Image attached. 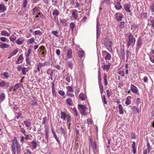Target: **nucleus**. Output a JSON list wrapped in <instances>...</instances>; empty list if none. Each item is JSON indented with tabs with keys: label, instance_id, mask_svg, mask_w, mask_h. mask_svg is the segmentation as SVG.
I'll return each instance as SVG.
<instances>
[{
	"label": "nucleus",
	"instance_id": "5fc2aeb1",
	"mask_svg": "<svg viewBox=\"0 0 154 154\" xmlns=\"http://www.w3.org/2000/svg\"><path fill=\"white\" fill-rule=\"evenodd\" d=\"M59 14V12L57 10H55L54 11L52 14L54 15H58Z\"/></svg>",
	"mask_w": 154,
	"mask_h": 154
},
{
	"label": "nucleus",
	"instance_id": "a211bd4d",
	"mask_svg": "<svg viewBox=\"0 0 154 154\" xmlns=\"http://www.w3.org/2000/svg\"><path fill=\"white\" fill-rule=\"evenodd\" d=\"M28 71V69L25 67H23L22 68L21 72L22 74L23 75H26V73Z\"/></svg>",
	"mask_w": 154,
	"mask_h": 154
},
{
	"label": "nucleus",
	"instance_id": "f704fd0d",
	"mask_svg": "<svg viewBox=\"0 0 154 154\" xmlns=\"http://www.w3.org/2000/svg\"><path fill=\"white\" fill-rule=\"evenodd\" d=\"M46 62H45L44 63H42L40 62L37 64V66H38L40 68H41L42 67L47 65V64H46Z\"/></svg>",
	"mask_w": 154,
	"mask_h": 154
},
{
	"label": "nucleus",
	"instance_id": "2eb2a0df",
	"mask_svg": "<svg viewBox=\"0 0 154 154\" xmlns=\"http://www.w3.org/2000/svg\"><path fill=\"white\" fill-rule=\"evenodd\" d=\"M1 75H2L4 77V78H2L3 79H7L10 76V74L7 72H5L2 73L1 74Z\"/></svg>",
	"mask_w": 154,
	"mask_h": 154
},
{
	"label": "nucleus",
	"instance_id": "603ef678",
	"mask_svg": "<svg viewBox=\"0 0 154 154\" xmlns=\"http://www.w3.org/2000/svg\"><path fill=\"white\" fill-rule=\"evenodd\" d=\"M68 122H71L72 121V118L69 115H67L66 117Z\"/></svg>",
	"mask_w": 154,
	"mask_h": 154
},
{
	"label": "nucleus",
	"instance_id": "2f4dec72",
	"mask_svg": "<svg viewBox=\"0 0 154 154\" xmlns=\"http://www.w3.org/2000/svg\"><path fill=\"white\" fill-rule=\"evenodd\" d=\"M75 26V24L74 23L71 22L69 25V27L71 30L72 32H73Z\"/></svg>",
	"mask_w": 154,
	"mask_h": 154
},
{
	"label": "nucleus",
	"instance_id": "7c9ffc66",
	"mask_svg": "<svg viewBox=\"0 0 154 154\" xmlns=\"http://www.w3.org/2000/svg\"><path fill=\"white\" fill-rule=\"evenodd\" d=\"M6 10V7L4 4H1L0 5V10L5 11Z\"/></svg>",
	"mask_w": 154,
	"mask_h": 154
},
{
	"label": "nucleus",
	"instance_id": "7ed1b4c3",
	"mask_svg": "<svg viewBox=\"0 0 154 154\" xmlns=\"http://www.w3.org/2000/svg\"><path fill=\"white\" fill-rule=\"evenodd\" d=\"M112 42L110 41H108L104 42V44L106 47V49L109 52L112 51Z\"/></svg>",
	"mask_w": 154,
	"mask_h": 154
},
{
	"label": "nucleus",
	"instance_id": "13d9d810",
	"mask_svg": "<svg viewBox=\"0 0 154 154\" xmlns=\"http://www.w3.org/2000/svg\"><path fill=\"white\" fill-rule=\"evenodd\" d=\"M53 134V135H54V138L56 139V140L59 143H60V141L59 139H58V138H57V135L56 134V133H54V134Z\"/></svg>",
	"mask_w": 154,
	"mask_h": 154
},
{
	"label": "nucleus",
	"instance_id": "a19ab883",
	"mask_svg": "<svg viewBox=\"0 0 154 154\" xmlns=\"http://www.w3.org/2000/svg\"><path fill=\"white\" fill-rule=\"evenodd\" d=\"M60 131L61 134H63L64 137L65 136V132L64 130L62 127H61V128H60Z\"/></svg>",
	"mask_w": 154,
	"mask_h": 154
},
{
	"label": "nucleus",
	"instance_id": "c03bdc74",
	"mask_svg": "<svg viewBox=\"0 0 154 154\" xmlns=\"http://www.w3.org/2000/svg\"><path fill=\"white\" fill-rule=\"evenodd\" d=\"M122 18L123 16L122 15L118 16H116V19L117 21H120L122 20Z\"/></svg>",
	"mask_w": 154,
	"mask_h": 154
},
{
	"label": "nucleus",
	"instance_id": "f3484780",
	"mask_svg": "<svg viewBox=\"0 0 154 154\" xmlns=\"http://www.w3.org/2000/svg\"><path fill=\"white\" fill-rule=\"evenodd\" d=\"M67 56L68 58H71L72 56V51L71 49H69L67 52Z\"/></svg>",
	"mask_w": 154,
	"mask_h": 154
},
{
	"label": "nucleus",
	"instance_id": "09e8293b",
	"mask_svg": "<svg viewBox=\"0 0 154 154\" xmlns=\"http://www.w3.org/2000/svg\"><path fill=\"white\" fill-rule=\"evenodd\" d=\"M118 73L121 75L122 77H124L125 75V72L123 70L119 71Z\"/></svg>",
	"mask_w": 154,
	"mask_h": 154
},
{
	"label": "nucleus",
	"instance_id": "69168bd1",
	"mask_svg": "<svg viewBox=\"0 0 154 154\" xmlns=\"http://www.w3.org/2000/svg\"><path fill=\"white\" fill-rule=\"evenodd\" d=\"M27 4V0H23V6L24 8H26Z\"/></svg>",
	"mask_w": 154,
	"mask_h": 154
},
{
	"label": "nucleus",
	"instance_id": "ea45409f",
	"mask_svg": "<svg viewBox=\"0 0 154 154\" xmlns=\"http://www.w3.org/2000/svg\"><path fill=\"white\" fill-rule=\"evenodd\" d=\"M18 49L17 48L14 50L11 53V57L16 55L18 52Z\"/></svg>",
	"mask_w": 154,
	"mask_h": 154
},
{
	"label": "nucleus",
	"instance_id": "a878e982",
	"mask_svg": "<svg viewBox=\"0 0 154 154\" xmlns=\"http://www.w3.org/2000/svg\"><path fill=\"white\" fill-rule=\"evenodd\" d=\"M131 97L128 96L127 97L126 100L125 101V103L127 105L130 104L131 103Z\"/></svg>",
	"mask_w": 154,
	"mask_h": 154
},
{
	"label": "nucleus",
	"instance_id": "20e7f679",
	"mask_svg": "<svg viewBox=\"0 0 154 154\" xmlns=\"http://www.w3.org/2000/svg\"><path fill=\"white\" fill-rule=\"evenodd\" d=\"M78 109L82 115H85V111L87 108L85 105L79 104L78 105Z\"/></svg>",
	"mask_w": 154,
	"mask_h": 154
},
{
	"label": "nucleus",
	"instance_id": "473e14b6",
	"mask_svg": "<svg viewBox=\"0 0 154 154\" xmlns=\"http://www.w3.org/2000/svg\"><path fill=\"white\" fill-rule=\"evenodd\" d=\"M107 75L106 74H104V84L106 86L108 84L107 81Z\"/></svg>",
	"mask_w": 154,
	"mask_h": 154
},
{
	"label": "nucleus",
	"instance_id": "e2e57ef3",
	"mask_svg": "<svg viewBox=\"0 0 154 154\" xmlns=\"http://www.w3.org/2000/svg\"><path fill=\"white\" fill-rule=\"evenodd\" d=\"M150 8L151 10L152 11L154 12V3L152 4L150 6Z\"/></svg>",
	"mask_w": 154,
	"mask_h": 154
},
{
	"label": "nucleus",
	"instance_id": "b1692460",
	"mask_svg": "<svg viewBox=\"0 0 154 154\" xmlns=\"http://www.w3.org/2000/svg\"><path fill=\"white\" fill-rule=\"evenodd\" d=\"M118 107L119 108V113L121 114H122L124 113V112L122 106L121 104H119V105Z\"/></svg>",
	"mask_w": 154,
	"mask_h": 154
},
{
	"label": "nucleus",
	"instance_id": "0eeeda50",
	"mask_svg": "<svg viewBox=\"0 0 154 154\" xmlns=\"http://www.w3.org/2000/svg\"><path fill=\"white\" fill-rule=\"evenodd\" d=\"M130 89L132 92L135 94H139L138 90L137 88L134 85L131 84L130 85Z\"/></svg>",
	"mask_w": 154,
	"mask_h": 154
},
{
	"label": "nucleus",
	"instance_id": "052dcab7",
	"mask_svg": "<svg viewBox=\"0 0 154 154\" xmlns=\"http://www.w3.org/2000/svg\"><path fill=\"white\" fill-rule=\"evenodd\" d=\"M31 49H29L28 51L27 54H26V57H29V56L30 55V54L31 53Z\"/></svg>",
	"mask_w": 154,
	"mask_h": 154
},
{
	"label": "nucleus",
	"instance_id": "c85d7f7f",
	"mask_svg": "<svg viewBox=\"0 0 154 154\" xmlns=\"http://www.w3.org/2000/svg\"><path fill=\"white\" fill-rule=\"evenodd\" d=\"M32 146L34 149H35L37 146V144L35 140H33L31 142Z\"/></svg>",
	"mask_w": 154,
	"mask_h": 154
},
{
	"label": "nucleus",
	"instance_id": "4be33fe9",
	"mask_svg": "<svg viewBox=\"0 0 154 154\" xmlns=\"http://www.w3.org/2000/svg\"><path fill=\"white\" fill-rule=\"evenodd\" d=\"M1 35H2L9 36L10 35V34L8 33L6 31H2L1 33Z\"/></svg>",
	"mask_w": 154,
	"mask_h": 154
},
{
	"label": "nucleus",
	"instance_id": "f257e3e1",
	"mask_svg": "<svg viewBox=\"0 0 154 154\" xmlns=\"http://www.w3.org/2000/svg\"><path fill=\"white\" fill-rule=\"evenodd\" d=\"M11 147L12 149L13 154H16L18 152L20 149V146L18 144L17 139L13 140L11 143Z\"/></svg>",
	"mask_w": 154,
	"mask_h": 154
},
{
	"label": "nucleus",
	"instance_id": "8fccbe9b",
	"mask_svg": "<svg viewBox=\"0 0 154 154\" xmlns=\"http://www.w3.org/2000/svg\"><path fill=\"white\" fill-rule=\"evenodd\" d=\"M102 100L103 102V103L104 104H107V101L105 96L104 95H103V96L102 97Z\"/></svg>",
	"mask_w": 154,
	"mask_h": 154
},
{
	"label": "nucleus",
	"instance_id": "de8ad7c7",
	"mask_svg": "<svg viewBox=\"0 0 154 154\" xmlns=\"http://www.w3.org/2000/svg\"><path fill=\"white\" fill-rule=\"evenodd\" d=\"M119 27L120 28H122L125 26V22L124 21L120 22L119 25Z\"/></svg>",
	"mask_w": 154,
	"mask_h": 154
},
{
	"label": "nucleus",
	"instance_id": "680f3d73",
	"mask_svg": "<svg viewBox=\"0 0 154 154\" xmlns=\"http://www.w3.org/2000/svg\"><path fill=\"white\" fill-rule=\"evenodd\" d=\"M58 93L60 95L62 96H63L65 94L64 92L61 90H60L59 91Z\"/></svg>",
	"mask_w": 154,
	"mask_h": 154
},
{
	"label": "nucleus",
	"instance_id": "c756f323",
	"mask_svg": "<svg viewBox=\"0 0 154 154\" xmlns=\"http://www.w3.org/2000/svg\"><path fill=\"white\" fill-rule=\"evenodd\" d=\"M39 9L38 7H35L32 9V15H34L36 13L38 12Z\"/></svg>",
	"mask_w": 154,
	"mask_h": 154
},
{
	"label": "nucleus",
	"instance_id": "774afa93",
	"mask_svg": "<svg viewBox=\"0 0 154 154\" xmlns=\"http://www.w3.org/2000/svg\"><path fill=\"white\" fill-rule=\"evenodd\" d=\"M0 40L2 42H6L7 41V39L4 37H2L0 38Z\"/></svg>",
	"mask_w": 154,
	"mask_h": 154
},
{
	"label": "nucleus",
	"instance_id": "f03ea898",
	"mask_svg": "<svg viewBox=\"0 0 154 154\" xmlns=\"http://www.w3.org/2000/svg\"><path fill=\"white\" fill-rule=\"evenodd\" d=\"M136 41L135 38L130 33L128 36V39L126 41L127 46V48L129 47V46L132 44H134Z\"/></svg>",
	"mask_w": 154,
	"mask_h": 154
},
{
	"label": "nucleus",
	"instance_id": "37998d69",
	"mask_svg": "<svg viewBox=\"0 0 154 154\" xmlns=\"http://www.w3.org/2000/svg\"><path fill=\"white\" fill-rule=\"evenodd\" d=\"M68 67H69L71 69H72L73 64L71 61H68Z\"/></svg>",
	"mask_w": 154,
	"mask_h": 154
},
{
	"label": "nucleus",
	"instance_id": "6e6552de",
	"mask_svg": "<svg viewBox=\"0 0 154 154\" xmlns=\"http://www.w3.org/2000/svg\"><path fill=\"white\" fill-rule=\"evenodd\" d=\"M23 123L27 127L28 129L30 130L31 129V122L29 119H26V120L23 122Z\"/></svg>",
	"mask_w": 154,
	"mask_h": 154
},
{
	"label": "nucleus",
	"instance_id": "cd10ccee",
	"mask_svg": "<svg viewBox=\"0 0 154 154\" xmlns=\"http://www.w3.org/2000/svg\"><path fill=\"white\" fill-rule=\"evenodd\" d=\"M9 46V45L6 44V43H3L0 46V48L2 49H5V48H8Z\"/></svg>",
	"mask_w": 154,
	"mask_h": 154
},
{
	"label": "nucleus",
	"instance_id": "338daca9",
	"mask_svg": "<svg viewBox=\"0 0 154 154\" xmlns=\"http://www.w3.org/2000/svg\"><path fill=\"white\" fill-rule=\"evenodd\" d=\"M29 44H32L35 41V39L34 38H32L29 40Z\"/></svg>",
	"mask_w": 154,
	"mask_h": 154
},
{
	"label": "nucleus",
	"instance_id": "c9c22d12",
	"mask_svg": "<svg viewBox=\"0 0 154 154\" xmlns=\"http://www.w3.org/2000/svg\"><path fill=\"white\" fill-rule=\"evenodd\" d=\"M79 97L82 100H85L86 98V96L83 93H81L79 95Z\"/></svg>",
	"mask_w": 154,
	"mask_h": 154
},
{
	"label": "nucleus",
	"instance_id": "5701e85b",
	"mask_svg": "<svg viewBox=\"0 0 154 154\" xmlns=\"http://www.w3.org/2000/svg\"><path fill=\"white\" fill-rule=\"evenodd\" d=\"M66 103L69 106H71L73 105L72 100L70 98L67 99L66 100Z\"/></svg>",
	"mask_w": 154,
	"mask_h": 154
},
{
	"label": "nucleus",
	"instance_id": "39448f33",
	"mask_svg": "<svg viewBox=\"0 0 154 154\" xmlns=\"http://www.w3.org/2000/svg\"><path fill=\"white\" fill-rule=\"evenodd\" d=\"M66 89L67 90L66 92V94L68 95L71 97H74V94H72L74 91L72 87L70 86H67Z\"/></svg>",
	"mask_w": 154,
	"mask_h": 154
},
{
	"label": "nucleus",
	"instance_id": "4468645a",
	"mask_svg": "<svg viewBox=\"0 0 154 154\" xmlns=\"http://www.w3.org/2000/svg\"><path fill=\"white\" fill-rule=\"evenodd\" d=\"M90 146H91L94 150L96 149L97 148L96 142L95 141L93 142L91 139H90Z\"/></svg>",
	"mask_w": 154,
	"mask_h": 154
},
{
	"label": "nucleus",
	"instance_id": "bf43d9fd",
	"mask_svg": "<svg viewBox=\"0 0 154 154\" xmlns=\"http://www.w3.org/2000/svg\"><path fill=\"white\" fill-rule=\"evenodd\" d=\"M72 110L75 113V115L76 116H78V112L76 109L75 107H73L72 109Z\"/></svg>",
	"mask_w": 154,
	"mask_h": 154
},
{
	"label": "nucleus",
	"instance_id": "9d476101",
	"mask_svg": "<svg viewBox=\"0 0 154 154\" xmlns=\"http://www.w3.org/2000/svg\"><path fill=\"white\" fill-rule=\"evenodd\" d=\"M23 60V54H21L17 58V60L16 61V63L17 64H21L22 63Z\"/></svg>",
	"mask_w": 154,
	"mask_h": 154
},
{
	"label": "nucleus",
	"instance_id": "bb28decb",
	"mask_svg": "<svg viewBox=\"0 0 154 154\" xmlns=\"http://www.w3.org/2000/svg\"><path fill=\"white\" fill-rule=\"evenodd\" d=\"M66 116L67 115H66L65 112L62 111L61 112L60 117L61 118L63 119L64 120H65L66 119Z\"/></svg>",
	"mask_w": 154,
	"mask_h": 154
},
{
	"label": "nucleus",
	"instance_id": "ddd939ff",
	"mask_svg": "<svg viewBox=\"0 0 154 154\" xmlns=\"http://www.w3.org/2000/svg\"><path fill=\"white\" fill-rule=\"evenodd\" d=\"M131 6L130 4H126L124 5V8L127 12H130L131 11L130 8Z\"/></svg>",
	"mask_w": 154,
	"mask_h": 154
},
{
	"label": "nucleus",
	"instance_id": "393cba45",
	"mask_svg": "<svg viewBox=\"0 0 154 154\" xmlns=\"http://www.w3.org/2000/svg\"><path fill=\"white\" fill-rule=\"evenodd\" d=\"M84 54V52L83 51H79L78 52V55L80 58H82Z\"/></svg>",
	"mask_w": 154,
	"mask_h": 154
},
{
	"label": "nucleus",
	"instance_id": "1a4fd4ad",
	"mask_svg": "<svg viewBox=\"0 0 154 154\" xmlns=\"http://www.w3.org/2000/svg\"><path fill=\"white\" fill-rule=\"evenodd\" d=\"M100 26V25L99 22H97L96 26V37L97 38H98L100 34V29L99 28Z\"/></svg>",
	"mask_w": 154,
	"mask_h": 154
},
{
	"label": "nucleus",
	"instance_id": "58836bf2",
	"mask_svg": "<svg viewBox=\"0 0 154 154\" xmlns=\"http://www.w3.org/2000/svg\"><path fill=\"white\" fill-rule=\"evenodd\" d=\"M120 53L123 59H125V55L124 50L121 48L120 49Z\"/></svg>",
	"mask_w": 154,
	"mask_h": 154
},
{
	"label": "nucleus",
	"instance_id": "dca6fc26",
	"mask_svg": "<svg viewBox=\"0 0 154 154\" xmlns=\"http://www.w3.org/2000/svg\"><path fill=\"white\" fill-rule=\"evenodd\" d=\"M54 70H53L52 69H49L47 70V73L50 76H53Z\"/></svg>",
	"mask_w": 154,
	"mask_h": 154
},
{
	"label": "nucleus",
	"instance_id": "aec40b11",
	"mask_svg": "<svg viewBox=\"0 0 154 154\" xmlns=\"http://www.w3.org/2000/svg\"><path fill=\"white\" fill-rule=\"evenodd\" d=\"M115 7L117 10H120L122 7V6L120 5V3L119 2H117V3L115 5Z\"/></svg>",
	"mask_w": 154,
	"mask_h": 154
},
{
	"label": "nucleus",
	"instance_id": "f8f14e48",
	"mask_svg": "<svg viewBox=\"0 0 154 154\" xmlns=\"http://www.w3.org/2000/svg\"><path fill=\"white\" fill-rule=\"evenodd\" d=\"M25 41V39H21V38H19L15 42L18 45H21Z\"/></svg>",
	"mask_w": 154,
	"mask_h": 154
},
{
	"label": "nucleus",
	"instance_id": "72a5a7b5",
	"mask_svg": "<svg viewBox=\"0 0 154 154\" xmlns=\"http://www.w3.org/2000/svg\"><path fill=\"white\" fill-rule=\"evenodd\" d=\"M5 95L4 93H2L0 95V100L2 102L5 100Z\"/></svg>",
	"mask_w": 154,
	"mask_h": 154
},
{
	"label": "nucleus",
	"instance_id": "e433bc0d",
	"mask_svg": "<svg viewBox=\"0 0 154 154\" xmlns=\"http://www.w3.org/2000/svg\"><path fill=\"white\" fill-rule=\"evenodd\" d=\"M149 23L150 24L149 25L154 29V19H152L149 21Z\"/></svg>",
	"mask_w": 154,
	"mask_h": 154
},
{
	"label": "nucleus",
	"instance_id": "864d4df0",
	"mask_svg": "<svg viewBox=\"0 0 154 154\" xmlns=\"http://www.w3.org/2000/svg\"><path fill=\"white\" fill-rule=\"evenodd\" d=\"M150 60V61L153 63H154V55L151 56L149 54H148Z\"/></svg>",
	"mask_w": 154,
	"mask_h": 154
},
{
	"label": "nucleus",
	"instance_id": "6ab92c4d",
	"mask_svg": "<svg viewBox=\"0 0 154 154\" xmlns=\"http://www.w3.org/2000/svg\"><path fill=\"white\" fill-rule=\"evenodd\" d=\"M142 45V42L141 38L139 37L137 41V45L138 47V48L141 47Z\"/></svg>",
	"mask_w": 154,
	"mask_h": 154
},
{
	"label": "nucleus",
	"instance_id": "79ce46f5",
	"mask_svg": "<svg viewBox=\"0 0 154 154\" xmlns=\"http://www.w3.org/2000/svg\"><path fill=\"white\" fill-rule=\"evenodd\" d=\"M132 110L133 112L135 113L138 112L139 113L138 109L137 108V107L135 106H134L132 107Z\"/></svg>",
	"mask_w": 154,
	"mask_h": 154
},
{
	"label": "nucleus",
	"instance_id": "a18cd8bd",
	"mask_svg": "<svg viewBox=\"0 0 154 154\" xmlns=\"http://www.w3.org/2000/svg\"><path fill=\"white\" fill-rule=\"evenodd\" d=\"M51 33L53 34L54 35L57 37H59L58 34V32L57 31H52L51 32Z\"/></svg>",
	"mask_w": 154,
	"mask_h": 154
},
{
	"label": "nucleus",
	"instance_id": "423d86ee",
	"mask_svg": "<svg viewBox=\"0 0 154 154\" xmlns=\"http://www.w3.org/2000/svg\"><path fill=\"white\" fill-rule=\"evenodd\" d=\"M103 56H105V59L106 60H109L111 58V55L110 54L108 53L106 51H103L102 52Z\"/></svg>",
	"mask_w": 154,
	"mask_h": 154
},
{
	"label": "nucleus",
	"instance_id": "4c0bfd02",
	"mask_svg": "<svg viewBox=\"0 0 154 154\" xmlns=\"http://www.w3.org/2000/svg\"><path fill=\"white\" fill-rule=\"evenodd\" d=\"M21 83H17L16 84H15L14 87V91H15L18 88H20L21 87Z\"/></svg>",
	"mask_w": 154,
	"mask_h": 154
},
{
	"label": "nucleus",
	"instance_id": "412c9836",
	"mask_svg": "<svg viewBox=\"0 0 154 154\" xmlns=\"http://www.w3.org/2000/svg\"><path fill=\"white\" fill-rule=\"evenodd\" d=\"M110 65H104L102 66L103 69L107 71L110 69Z\"/></svg>",
	"mask_w": 154,
	"mask_h": 154
},
{
	"label": "nucleus",
	"instance_id": "49530a36",
	"mask_svg": "<svg viewBox=\"0 0 154 154\" xmlns=\"http://www.w3.org/2000/svg\"><path fill=\"white\" fill-rule=\"evenodd\" d=\"M99 86L100 92L101 94L102 95V93H103V87L102 84L99 85Z\"/></svg>",
	"mask_w": 154,
	"mask_h": 154
},
{
	"label": "nucleus",
	"instance_id": "3c124183",
	"mask_svg": "<svg viewBox=\"0 0 154 154\" xmlns=\"http://www.w3.org/2000/svg\"><path fill=\"white\" fill-rule=\"evenodd\" d=\"M26 63L29 64V65H30L31 61L30 60V58L28 57H26Z\"/></svg>",
	"mask_w": 154,
	"mask_h": 154
},
{
	"label": "nucleus",
	"instance_id": "0e129e2a",
	"mask_svg": "<svg viewBox=\"0 0 154 154\" xmlns=\"http://www.w3.org/2000/svg\"><path fill=\"white\" fill-rule=\"evenodd\" d=\"M26 139V137H24L23 136H20V142L22 143H23L24 141V140Z\"/></svg>",
	"mask_w": 154,
	"mask_h": 154
},
{
	"label": "nucleus",
	"instance_id": "9b49d317",
	"mask_svg": "<svg viewBox=\"0 0 154 154\" xmlns=\"http://www.w3.org/2000/svg\"><path fill=\"white\" fill-rule=\"evenodd\" d=\"M77 11L76 9L72 11V15L75 20H76L78 17V15L77 14Z\"/></svg>",
	"mask_w": 154,
	"mask_h": 154
},
{
	"label": "nucleus",
	"instance_id": "6e6d98bb",
	"mask_svg": "<svg viewBox=\"0 0 154 154\" xmlns=\"http://www.w3.org/2000/svg\"><path fill=\"white\" fill-rule=\"evenodd\" d=\"M34 32L35 35H38L40 36L42 34V33L39 30L35 31Z\"/></svg>",
	"mask_w": 154,
	"mask_h": 154
},
{
	"label": "nucleus",
	"instance_id": "4d7b16f0",
	"mask_svg": "<svg viewBox=\"0 0 154 154\" xmlns=\"http://www.w3.org/2000/svg\"><path fill=\"white\" fill-rule=\"evenodd\" d=\"M6 83L4 81H2L0 82V87H3L5 86Z\"/></svg>",
	"mask_w": 154,
	"mask_h": 154
}]
</instances>
